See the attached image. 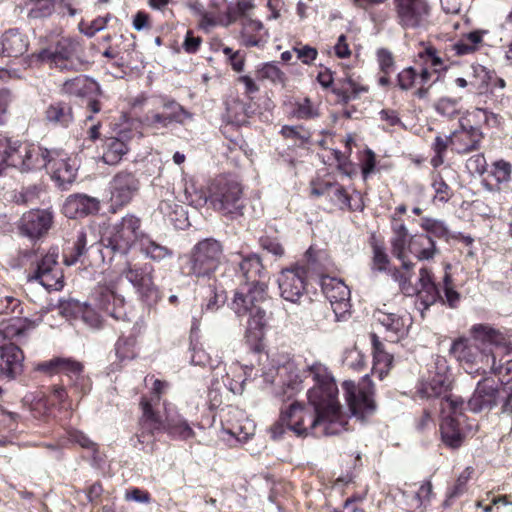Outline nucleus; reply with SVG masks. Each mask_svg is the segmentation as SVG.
I'll return each mask as SVG.
<instances>
[{"instance_id":"nucleus-1","label":"nucleus","mask_w":512,"mask_h":512,"mask_svg":"<svg viewBox=\"0 0 512 512\" xmlns=\"http://www.w3.org/2000/svg\"><path fill=\"white\" fill-rule=\"evenodd\" d=\"M283 369L290 374L288 386L293 390L302 382V376L312 379L314 385L308 390L307 397L314 415L308 413L299 402L291 403L281 410L279 419L270 427L274 440L283 439L287 433L305 437L310 431L314 436L321 437L337 435L348 429V421L337 398V385L324 365L314 363L307 366L302 374L293 362H288Z\"/></svg>"},{"instance_id":"nucleus-2","label":"nucleus","mask_w":512,"mask_h":512,"mask_svg":"<svg viewBox=\"0 0 512 512\" xmlns=\"http://www.w3.org/2000/svg\"><path fill=\"white\" fill-rule=\"evenodd\" d=\"M470 339L460 337L453 341L450 354L464 371L472 376L495 372V350L512 354V334L489 324H474L470 328Z\"/></svg>"},{"instance_id":"nucleus-3","label":"nucleus","mask_w":512,"mask_h":512,"mask_svg":"<svg viewBox=\"0 0 512 512\" xmlns=\"http://www.w3.org/2000/svg\"><path fill=\"white\" fill-rule=\"evenodd\" d=\"M267 285L240 284L234 294L232 310L237 316H248L244 338L254 351H260L267 325Z\"/></svg>"},{"instance_id":"nucleus-4","label":"nucleus","mask_w":512,"mask_h":512,"mask_svg":"<svg viewBox=\"0 0 512 512\" xmlns=\"http://www.w3.org/2000/svg\"><path fill=\"white\" fill-rule=\"evenodd\" d=\"M142 417L139 421V432L131 440L142 446L153 442L155 431H164L169 437L177 440H188L195 436V432L188 421L179 413L172 404H165V418L161 419L152 409L151 404L141 400ZM141 449H145L142 447Z\"/></svg>"},{"instance_id":"nucleus-5","label":"nucleus","mask_w":512,"mask_h":512,"mask_svg":"<svg viewBox=\"0 0 512 512\" xmlns=\"http://www.w3.org/2000/svg\"><path fill=\"white\" fill-rule=\"evenodd\" d=\"M206 202L222 216L236 219L243 215L245 207L243 188L231 176H217L208 186Z\"/></svg>"},{"instance_id":"nucleus-6","label":"nucleus","mask_w":512,"mask_h":512,"mask_svg":"<svg viewBox=\"0 0 512 512\" xmlns=\"http://www.w3.org/2000/svg\"><path fill=\"white\" fill-rule=\"evenodd\" d=\"M81 44L68 37L51 41L34 53V63L47 64L60 71H82L87 63L82 57Z\"/></svg>"},{"instance_id":"nucleus-7","label":"nucleus","mask_w":512,"mask_h":512,"mask_svg":"<svg viewBox=\"0 0 512 512\" xmlns=\"http://www.w3.org/2000/svg\"><path fill=\"white\" fill-rule=\"evenodd\" d=\"M184 258L183 273L210 281L223 259V246L214 238H206L196 243Z\"/></svg>"},{"instance_id":"nucleus-8","label":"nucleus","mask_w":512,"mask_h":512,"mask_svg":"<svg viewBox=\"0 0 512 512\" xmlns=\"http://www.w3.org/2000/svg\"><path fill=\"white\" fill-rule=\"evenodd\" d=\"M472 396L467 401L468 409L473 413L489 411L502 402V411L512 412V386H503V381L482 375Z\"/></svg>"},{"instance_id":"nucleus-9","label":"nucleus","mask_w":512,"mask_h":512,"mask_svg":"<svg viewBox=\"0 0 512 512\" xmlns=\"http://www.w3.org/2000/svg\"><path fill=\"white\" fill-rule=\"evenodd\" d=\"M145 233L141 230V219L134 214H126L121 220L113 224L107 235L102 239L105 253L114 255H126L133 245L138 242Z\"/></svg>"},{"instance_id":"nucleus-10","label":"nucleus","mask_w":512,"mask_h":512,"mask_svg":"<svg viewBox=\"0 0 512 512\" xmlns=\"http://www.w3.org/2000/svg\"><path fill=\"white\" fill-rule=\"evenodd\" d=\"M34 371L47 376L63 374L69 379V386L80 395L87 394L91 389V380L84 372V365L71 357H54L38 363Z\"/></svg>"},{"instance_id":"nucleus-11","label":"nucleus","mask_w":512,"mask_h":512,"mask_svg":"<svg viewBox=\"0 0 512 512\" xmlns=\"http://www.w3.org/2000/svg\"><path fill=\"white\" fill-rule=\"evenodd\" d=\"M36 164L45 168L60 190H68L76 180L77 167L74 163H70V160L59 150L39 147V154L34 159V166Z\"/></svg>"},{"instance_id":"nucleus-12","label":"nucleus","mask_w":512,"mask_h":512,"mask_svg":"<svg viewBox=\"0 0 512 512\" xmlns=\"http://www.w3.org/2000/svg\"><path fill=\"white\" fill-rule=\"evenodd\" d=\"M34 256L39 258L34 269V281L47 291L61 290L64 286V275L58 263V247H51L45 254L40 255L34 251Z\"/></svg>"},{"instance_id":"nucleus-13","label":"nucleus","mask_w":512,"mask_h":512,"mask_svg":"<svg viewBox=\"0 0 512 512\" xmlns=\"http://www.w3.org/2000/svg\"><path fill=\"white\" fill-rule=\"evenodd\" d=\"M161 108V112L154 110L147 111L141 117V124L145 128L157 131L166 129L173 123L183 125L187 120H191L193 116L192 113L173 99H163Z\"/></svg>"},{"instance_id":"nucleus-14","label":"nucleus","mask_w":512,"mask_h":512,"mask_svg":"<svg viewBox=\"0 0 512 512\" xmlns=\"http://www.w3.org/2000/svg\"><path fill=\"white\" fill-rule=\"evenodd\" d=\"M140 189V181L130 171L118 172L110 182V212L116 213L129 204Z\"/></svg>"},{"instance_id":"nucleus-15","label":"nucleus","mask_w":512,"mask_h":512,"mask_svg":"<svg viewBox=\"0 0 512 512\" xmlns=\"http://www.w3.org/2000/svg\"><path fill=\"white\" fill-rule=\"evenodd\" d=\"M397 22L404 29L424 27L430 15L427 0H393Z\"/></svg>"},{"instance_id":"nucleus-16","label":"nucleus","mask_w":512,"mask_h":512,"mask_svg":"<svg viewBox=\"0 0 512 512\" xmlns=\"http://www.w3.org/2000/svg\"><path fill=\"white\" fill-rule=\"evenodd\" d=\"M122 277L133 286L142 299L148 301L157 298V288L153 281V267L150 264L129 263L121 271L120 278Z\"/></svg>"},{"instance_id":"nucleus-17","label":"nucleus","mask_w":512,"mask_h":512,"mask_svg":"<svg viewBox=\"0 0 512 512\" xmlns=\"http://www.w3.org/2000/svg\"><path fill=\"white\" fill-rule=\"evenodd\" d=\"M342 389L353 417L363 422L374 414L376 404L371 393L358 388L353 381H344Z\"/></svg>"},{"instance_id":"nucleus-18","label":"nucleus","mask_w":512,"mask_h":512,"mask_svg":"<svg viewBox=\"0 0 512 512\" xmlns=\"http://www.w3.org/2000/svg\"><path fill=\"white\" fill-rule=\"evenodd\" d=\"M36 198L40 200V206H34V240L45 237L54 226V211L47 186H34V200Z\"/></svg>"},{"instance_id":"nucleus-19","label":"nucleus","mask_w":512,"mask_h":512,"mask_svg":"<svg viewBox=\"0 0 512 512\" xmlns=\"http://www.w3.org/2000/svg\"><path fill=\"white\" fill-rule=\"evenodd\" d=\"M322 291L330 302L337 320L345 318L350 310V289L340 279L324 278L322 280Z\"/></svg>"},{"instance_id":"nucleus-20","label":"nucleus","mask_w":512,"mask_h":512,"mask_svg":"<svg viewBox=\"0 0 512 512\" xmlns=\"http://www.w3.org/2000/svg\"><path fill=\"white\" fill-rule=\"evenodd\" d=\"M484 134L478 126L471 124L469 117L460 120V128L451 133V146L458 154L478 150Z\"/></svg>"},{"instance_id":"nucleus-21","label":"nucleus","mask_w":512,"mask_h":512,"mask_svg":"<svg viewBox=\"0 0 512 512\" xmlns=\"http://www.w3.org/2000/svg\"><path fill=\"white\" fill-rule=\"evenodd\" d=\"M305 277L306 270L303 267L284 269L277 280L281 297L297 303L305 292Z\"/></svg>"},{"instance_id":"nucleus-22","label":"nucleus","mask_w":512,"mask_h":512,"mask_svg":"<svg viewBox=\"0 0 512 512\" xmlns=\"http://www.w3.org/2000/svg\"><path fill=\"white\" fill-rule=\"evenodd\" d=\"M95 299L99 309L115 320L129 321L128 315L124 309V298L117 294L115 283L108 286L99 287L95 292Z\"/></svg>"},{"instance_id":"nucleus-23","label":"nucleus","mask_w":512,"mask_h":512,"mask_svg":"<svg viewBox=\"0 0 512 512\" xmlns=\"http://www.w3.org/2000/svg\"><path fill=\"white\" fill-rule=\"evenodd\" d=\"M24 354L13 343L0 346V379L12 380L23 371Z\"/></svg>"},{"instance_id":"nucleus-24","label":"nucleus","mask_w":512,"mask_h":512,"mask_svg":"<svg viewBox=\"0 0 512 512\" xmlns=\"http://www.w3.org/2000/svg\"><path fill=\"white\" fill-rule=\"evenodd\" d=\"M60 93L69 97L93 98L101 96L102 90L98 82L86 75H78L67 79L60 87Z\"/></svg>"},{"instance_id":"nucleus-25","label":"nucleus","mask_w":512,"mask_h":512,"mask_svg":"<svg viewBox=\"0 0 512 512\" xmlns=\"http://www.w3.org/2000/svg\"><path fill=\"white\" fill-rule=\"evenodd\" d=\"M375 320L385 329L387 338L391 342H397L407 334L411 319L395 313L378 310L374 313Z\"/></svg>"},{"instance_id":"nucleus-26","label":"nucleus","mask_w":512,"mask_h":512,"mask_svg":"<svg viewBox=\"0 0 512 512\" xmlns=\"http://www.w3.org/2000/svg\"><path fill=\"white\" fill-rule=\"evenodd\" d=\"M63 209L70 219L84 217L97 213L100 209V201L86 194H74L66 199Z\"/></svg>"},{"instance_id":"nucleus-27","label":"nucleus","mask_w":512,"mask_h":512,"mask_svg":"<svg viewBox=\"0 0 512 512\" xmlns=\"http://www.w3.org/2000/svg\"><path fill=\"white\" fill-rule=\"evenodd\" d=\"M95 240V235L91 229H80L76 234L72 247L63 253L64 264L67 266L75 265L87 252L88 246L92 247L95 244Z\"/></svg>"},{"instance_id":"nucleus-28","label":"nucleus","mask_w":512,"mask_h":512,"mask_svg":"<svg viewBox=\"0 0 512 512\" xmlns=\"http://www.w3.org/2000/svg\"><path fill=\"white\" fill-rule=\"evenodd\" d=\"M29 38L16 29L0 36V56L18 57L27 51Z\"/></svg>"},{"instance_id":"nucleus-29","label":"nucleus","mask_w":512,"mask_h":512,"mask_svg":"<svg viewBox=\"0 0 512 512\" xmlns=\"http://www.w3.org/2000/svg\"><path fill=\"white\" fill-rule=\"evenodd\" d=\"M408 250L418 260H431L439 250L434 239L425 233L412 235L408 242Z\"/></svg>"},{"instance_id":"nucleus-30","label":"nucleus","mask_w":512,"mask_h":512,"mask_svg":"<svg viewBox=\"0 0 512 512\" xmlns=\"http://www.w3.org/2000/svg\"><path fill=\"white\" fill-rule=\"evenodd\" d=\"M240 277L244 282L241 284H251V286H255L256 284H266L262 281L263 278V265L259 256L256 254H251L242 259L239 263Z\"/></svg>"},{"instance_id":"nucleus-31","label":"nucleus","mask_w":512,"mask_h":512,"mask_svg":"<svg viewBox=\"0 0 512 512\" xmlns=\"http://www.w3.org/2000/svg\"><path fill=\"white\" fill-rule=\"evenodd\" d=\"M450 388V383L444 375L437 374L417 386L416 393L421 399L442 398Z\"/></svg>"},{"instance_id":"nucleus-32","label":"nucleus","mask_w":512,"mask_h":512,"mask_svg":"<svg viewBox=\"0 0 512 512\" xmlns=\"http://www.w3.org/2000/svg\"><path fill=\"white\" fill-rule=\"evenodd\" d=\"M440 432L442 441L446 446L457 449L462 445L464 435L457 418L453 416L444 417L441 422Z\"/></svg>"},{"instance_id":"nucleus-33","label":"nucleus","mask_w":512,"mask_h":512,"mask_svg":"<svg viewBox=\"0 0 512 512\" xmlns=\"http://www.w3.org/2000/svg\"><path fill=\"white\" fill-rule=\"evenodd\" d=\"M203 298L202 310L207 312L217 311L226 301L223 290H219L215 280H210L207 286H201L197 290Z\"/></svg>"},{"instance_id":"nucleus-34","label":"nucleus","mask_w":512,"mask_h":512,"mask_svg":"<svg viewBox=\"0 0 512 512\" xmlns=\"http://www.w3.org/2000/svg\"><path fill=\"white\" fill-rule=\"evenodd\" d=\"M368 91L366 86L359 85L351 76L347 75L339 79L332 88V92L339 97V101L347 104L349 101L357 99L360 94Z\"/></svg>"},{"instance_id":"nucleus-35","label":"nucleus","mask_w":512,"mask_h":512,"mask_svg":"<svg viewBox=\"0 0 512 512\" xmlns=\"http://www.w3.org/2000/svg\"><path fill=\"white\" fill-rule=\"evenodd\" d=\"M139 247L141 253L153 261L159 262L173 256L172 249L156 242L147 234L140 238Z\"/></svg>"},{"instance_id":"nucleus-36","label":"nucleus","mask_w":512,"mask_h":512,"mask_svg":"<svg viewBox=\"0 0 512 512\" xmlns=\"http://www.w3.org/2000/svg\"><path fill=\"white\" fill-rule=\"evenodd\" d=\"M45 118L53 125L68 127L73 122L72 107L64 102L51 104L45 112Z\"/></svg>"},{"instance_id":"nucleus-37","label":"nucleus","mask_w":512,"mask_h":512,"mask_svg":"<svg viewBox=\"0 0 512 512\" xmlns=\"http://www.w3.org/2000/svg\"><path fill=\"white\" fill-rule=\"evenodd\" d=\"M127 152L128 146L124 141L111 137L104 142L102 160L108 165H116Z\"/></svg>"},{"instance_id":"nucleus-38","label":"nucleus","mask_w":512,"mask_h":512,"mask_svg":"<svg viewBox=\"0 0 512 512\" xmlns=\"http://www.w3.org/2000/svg\"><path fill=\"white\" fill-rule=\"evenodd\" d=\"M416 296L418 299L417 307L421 310L422 315L424 310H427L431 305L436 303L438 299H442L440 290L435 282L418 287Z\"/></svg>"},{"instance_id":"nucleus-39","label":"nucleus","mask_w":512,"mask_h":512,"mask_svg":"<svg viewBox=\"0 0 512 512\" xmlns=\"http://www.w3.org/2000/svg\"><path fill=\"white\" fill-rule=\"evenodd\" d=\"M326 198H328L335 206L339 209H348V210H356L351 204V198L347 194L345 188L338 184L327 182V194Z\"/></svg>"},{"instance_id":"nucleus-40","label":"nucleus","mask_w":512,"mask_h":512,"mask_svg":"<svg viewBox=\"0 0 512 512\" xmlns=\"http://www.w3.org/2000/svg\"><path fill=\"white\" fill-rule=\"evenodd\" d=\"M474 76L480 80L481 88H500L503 89L506 86L505 80L495 73L493 70H489L482 65L473 67Z\"/></svg>"},{"instance_id":"nucleus-41","label":"nucleus","mask_w":512,"mask_h":512,"mask_svg":"<svg viewBox=\"0 0 512 512\" xmlns=\"http://www.w3.org/2000/svg\"><path fill=\"white\" fill-rule=\"evenodd\" d=\"M420 227L425 231V234L430 235L432 238L435 237L448 241L451 236L449 228L442 220L423 217L421 219Z\"/></svg>"},{"instance_id":"nucleus-42","label":"nucleus","mask_w":512,"mask_h":512,"mask_svg":"<svg viewBox=\"0 0 512 512\" xmlns=\"http://www.w3.org/2000/svg\"><path fill=\"white\" fill-rule=\"evenodd\" d=\"M293 115L301 120L318 118L320 116L319 105L312 102L310 98L305 97L295 103Z\"/></svg>"},{"instance_id":"nucleus-43","label":"nucleus","mask_w":512,"mask_h":512,"mask_svg":"<svg viewBox=\"0 0 512 512\" xmlns=\"http://www.w3.org/2000/svg\"><path fill=\"white\" fill-rule=\"evenodd\" d=\"M472 467H466L461 474L458 476L455 484L452 488L447 491L446 500L444 501V506H450L451 500L460 497L466 492V485L473 473Z\"/></svg>"},{"instance_id":"nucleus-44","label":"nucleus","mask_w":512,"mask_h":512,"mask_svg":"<svg viewBox=\"0 0 512 512\" xmlns=\"http://www.w3.org/2000/svg\"><path fill=\"white\" fill-rule=\"evenodd\" d=\"M259 79H266L274 84L285 85L286 75L275 63H265L258 70Z\"/></svg>"},{"instance_id":"nucleus-45","label":"nucleus","mask_w":512,"mask_h":512,"mask_svg":"<svg viewBox=\"0 0 512 512\" xmlns=\"http://www.w3.org/2000/svg\"><path fill=\"white\" fill-rule=\"evenodd\" d=\"M434 109L441 116L453 119L460 112L459 99L442 97L435 102Z\"/></svg>"},{"instance_id":"nucleus-46","label":"nucleus","mask_w":512,"mask_h":512,"mask_svg":"<svg viewBox=\"0 0 512 512\" xmlns=\"http://www.w3.org/2000/svg\"><path fill=\"white\" fill-rule=\"evenodd\" d=\"M371 341L375 364L383 365V368L389 369L392 366L393 356L385 351L383 343L376 334L371 335Z\"/></svg>"},{"instance_id":"nucleus-47","label":"nucleus","mask_w":512,"mask_h":512,"mask_svg":"<svg viewBox=\"0 0 512 512\" xmlns=\"http://www.w3.org/2000/svg\"><path fill=\"white\" fill-rule=\"evenodd\" d=\"M418 57L423 61L424 66L431 68L434 72L444 69L443 59L439 56L438 50L433 46H427L419 52Z\"/></svg>"},{"instance_id":"nucleus-48","label":"nucleus","mask_w":512,"mask_h":512,"mask_svg":"<svg viewBox=\"0 0 512 512\" xmlns=\"http://www.w3.org/2000/svg\"><path fill=\"white\" fill-rule=\"evenodd\" d=\"M442 290L444 296H442V299H438V301H441L443 304H447L450 308H456L460 301V294L454 289L452 277L447 272L443 277Z\"/></svg>"},{"instance_id":"nucleus-49","label":"nucleus","mask_w":512,"mask_h":512,"mask_svg":"<svg viewBox=\"0 0 512 512\" xmlns=\"http://www.w3.org/2000/svg\"><path fill=\"white\" fill-rule=\"evenodd\" d=\"M406 235H394L392 238V253L402 261V268L404 270L412 269L414 264L405 259V248L408 247V240Z\"/></svg>"},{"instance_id":"nucleus-50","label":"nucleus","mask_w":512,"mask_h":512,"mask_svg":"<svg viewBox=\"0 0 512 512\" xmlns=\"http://www.w3.org/2000/svg\"><path fill=\"white\" fill-rule=\"evenodd\" d=\"M502 351L495 350V372H488L496 376H507V383L505 386H512V358L502 363V357L506 356Z\"/></svg>"},{"instance_id":"nucleus-51","label":"nucleus","mask_w":512,"mask_h":512,"mask_svg":"<svg viewBox=\"0 0 512 512\" xmlns=\"http://www.w3.org/2000/svg\"><path fill=\"white\" fill-rule=\"evenodd\" d=\"M83 304L75 299H68L59 302V313L67 319H78L83 309Z\"/></svg>"},{"instance_id":"nucleus-52","label":"nucleus","mask_w":512,"mask_h":512,"mask_svg":"<svg viewBox=\"0 0 512 512\" xmlns=\"http://www.w3.org/2000/svg\"><path fill=\"white\" fill-rule=\"evenodd\" d=\"M134 339L132 338H119L115 344V353L120 361L130 360L135 357Z\"/></svg>"},{"instance_id":"nucleus-53","label":"nucleus","mask_w":512,"mask_h":512,"mask_svg":"<svg viewBox=\"0 0 512 512\" xmlns=\"http://www.w3.org/2000/svg\"><path fill=\"white\" fill-rule=\"evenodd\" d=\"M469 117H472L474 120H483L484 124L490 127H498L502 121L500 115L490 112L485 108H475L469 113Z\"/></svg>"},{"instance_id":"nucleus-54","label":"nucleus","mask_w":512,"mask_h":512,"mask_svg":"<svg viewBox=\"0 0 512 512\" xmlns=\"http://www.w3.org/2000/svg\"><path fill=\"white\" fill-rule=\"evenodd\" d=\"M390 260L384 248L380 245H373L372 270L386 272L389 269Z\"/></svg>"},{"instance_id":"nucleus-55","label":"nucleus","mask_w":512,"mask_h":512,"mask_svg":"<svg viewBox=\"0 0 512 512\" xmlns=\"http://www.w3.org/2000/svg\"><path fill=\"white\" fill-rule=\"evenodd\" d=\"M466 168L471 175H483L487 170V162L483 154L471 156L466 161Z\"/></svg>"},{"instance_id":"nucleus-56","label":"nucleus","mask_w":512,"mask_h":512,"mask_svg":"<svg viewBox=\"0 0 512 512\" xmlns=\"http://www.w3.org/2000/svg\"><path fill=\"white\" fill-rule=\"evenodd\" d=\"M416 76L417 74L413 67H407L403 69L397 75L398 87L403 91L411 89L415 83Z\"/></svg>"},{"instance_id":"nucleus-57","label":"nucleus","mask_w":512,"mask_h":512,"mask_svg":"<svg viewBox=\"0 0 512 512\" xmlns=\"http://www.w3.org/2000/svg\"><path fill=\"white\" fill-rule=\"evenodd\" d=\"M81 310L82 311L79 318H81L85 324H87L89 327L93 329H98L101 327V316L97 312H95L93 308L84 303L83 309Z\"/></svg>"},{"instance_id":"nucleus-58","label":"nucleus","mask_w":512,"mask_h":512,"mask_svg":"<svg viewBox=\"0 0 512 512\" xmlns=\"http://www.w3.org/2000/svg\"><path fill=\"white\" fill-rule=\"evenodd\" d=\"M511 164L506 161H497L493 164L491 175L498 183L507 182L510 179Z\"/></svg>"},{"instance_id":"nucleus-59","label":"nucleus","mask_w":512,"mask_h":512,"mask_svg":"<svg viewBox=\"0 0 512 512\" xmlns=\"http://www.w3.org/2000/svg\"><path fill=\"white\" fill-rule=\"evenodd\" d=\"M464 405V400L459 396H454L452 394L445 395L440 400L441 410L445 412L448 410L449 412L456 414L461 411Z\"/></svg>"},{"instance_id":"nucleus-60","label":"nucleus","mask_w":512,"mask_h":512,"mask_svg":"<svg viewBox=\"0 0 512 512\" xmlns=\"http://www.w3.org/2000/svg\"><path fill=\"white\" fill-rule=\"evenodd\" d=\"M280 133L285 138L299 139L302 142H308L311 136L302 126L285 125L281 128Z\"/></svg>"},{"instance_id":"nucleus-61","label":"nucleus","mask_w":512,"mask_h":512,"mask_svg":"<svg viewBox=\"0 0 512 512\" xmlns=\"http://www.w3.org/2000/svg\"><path fill=\"white\" fill-rule=\"evenodd\" d=\"M435 192V198L441 202H447L450 199V187L446 184L442 177L436 176L432 182Z\"/></svg>"},{"instance_id":"nucleus-62","label":"nucleus","mask_w":512,"mask_h":512,"mask_svg":"<svg viewBox=\"0 0 512 512\" xmlns=\"http://www.w3.org/2000/svg\"><path fill=\"white\" fill-rule=\"evenodd\" d=\"M378 62L381 72L389 75L394 69V58L390 51L387 49H379L377 52Z\"/></svg>"},{"instance_id":"nucleus-63","label":"nucleus","mask_w":512,"mask_h":512,"mask_svg":"<svg viewBox=\"0 0 512 512\" xmlns=\"http://www.w3.org/2000/svg\"><path fill=\"white\" fill-rule=\"evenodd\" d=\"M241 38L244 46L246 47H260L267 41L268 32L264 31L263 34L256 35L243 30Z\"/></svg>"},{"instance_id":"nucleus-64","label":"nucleus","mask_w":512,"mask_h":512,"mask_svg":"<svg viewBox=\"0 0 512 512\" xmlns=\"http://www.w3.org/2000/svg\"><path fill=\"white\" fill-rule=\"evenodd\" d=\"M344 364L353 370L360 371L364 366V358L360 351L354 349L346 352Z\"/></svg>"}]
</instances>
